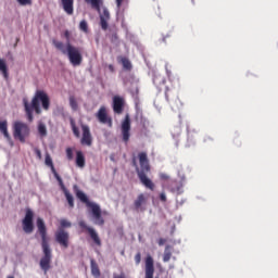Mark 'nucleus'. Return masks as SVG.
Listing matches in <instances>:
<instances>
[{
    "label": "nucleus",
    "mask_w": 278,
    "mask_h": 278,
    "mask_svg": "<svg viewBox=\"0 0 278 278\" xmlns=\"http://www.w3.org/2000/svg\"><path fill=\"white\" fill-rule=\"evenodd\" d=\"M110 21V11L108 8H103V12L100 13V26L103 31H106L109 24L108 22Z\"/></svg>",
    "instance_id": "2eb2a0df"
},
{
    "label": "nucleus",
    "mask_w": 278,
    "mask_h": 278,
    "mask_svg": "<svg viewBox=\"0 0 278 278\" xmlns=\"http://www.w3.org/2000/svg\"><path fill=\"white\" fill-rule=\"evenodd\" d=\"M35 153L39 160H42V152L39 149H35Z\"/></svg>",
    "instance_id": "e433bc0d"
},
{
    "label": "nucleus",
    "mask_w": 278,
    "mask_h": 278,
    "mask_svg": "<svg viewBox=\"0 0 278 278\" xmlns=\"http://www.w3.org/2000/svg\"><path fill=\"white\" fill-rule=\"evenodd\" d=\"M55 241L64 249H68V240L71 236L64 228H59L54 233Z\"/></svg>",
    "instance_id": "1a4fd4ad"
},
{
    "label": "nucleus",
    "mask_w": 278,
    "mask_h": 278,
    "mask_svg": "<svg viewBox=\"0 0 278 278\" xmlns=\"http://www.w3.org/2000/svg\"><path fill=\"white\" fill-rule=\"evenodd\" d=\"M40 103L45 110H49L51 105L49 96L47 94V92L42 90L36 91L34 98L31 99V102H29L27 98H23L24 111L26 114V118L27 121H29V123L34 121V112L36 114H42V109H40Z\"/></svg>",
    "instance_id": "f257e3e1"
},
{
    "label": "nucleus",
    "mask_w": 278,
    "mask_h": 278,
    "mask_svg": "<svg viewBox=\"0 0 278 278\" xmlns=\"http://www.w3.org/2000/svg\"><path fill=\"white\" fill-rule=\"evenodd\" d=\"M125 108V99L121 96L113 97V112L115 114H123V110Z\"/></svg>",
    "instance_id": "ddd939ff"
},
{
    "label": "nucleus",
    "mask_w": 278,
    "mask_h": 278,
    "mask_svg": "<svg viewBox=\"0 0 278 278\" xmlns=\"http://www.w3.org/2000/svg\"><path fill=\"white\" fill-rule=\"evenodd\" d=\"M0 73L4 77V79H9L10 74L8 73V64H5V60L0 59Z\"/></svg>",
    "instance_id": "4be33fe9"
},
{
    "label": "nucleus",
    "mask_w": 278,
    "mask_h": 278,
    "mask_svg": "<svg viewBox=\"0 0 278 278\" xmlns=\"http://www.w3.org/2000/svg\"><path fill=\"white\" fill-rule=\"evenodd\" d=\"M0 131L3 134L4 138L8 140L11 147H14V142L12 141V137H10V132H8V122L1 121L0 122Z\"/></svg>",
    "instance_id": "f3484780"
},
{
    "label": "nucleus",
    "mask_w": 278,
    "mask_h": 278,
    "mask_svg": "<svg viewBox=\"0 0 278 278\" xmlns=\"http://www.w3.org/2000/svg\"><path fill=\"white\" fill-rule=\"evenodd\" d=\"M60 225H61L62 229H64L65 227H71V222H68L66 219H61Z\"/></svg>",
    "instance_id": "72a5a7b5"
},
{
    "label": "nucleus",
    "mask_w": 278,
    "mask_h": 278,
    "mask_svg": "<svg viewBox=\"0 0 278 278\" xmlns=\"http://www.w3.org/2000/svg\"><path fill=\"white\" fill-rule=\"evenodd\" d=\"M37 129L40 138H47V125L45 123L39 122Z\"/></svg>",
    "instance_id": "5701e85b"
},
{
    "label": "nucleus",
    "mask_w": 278,
    "mask_h": 278,
    "mask_svg": "<svg viewBox=\"0 0 278 278\" xmlns=\"http://www.w3.org/2000/svg\"><path fill=\"white\" fill-rule=\"evenodd\" d=\"M122 140L127 144L129 142V138H131V118H129V114H126L124 121L122 122Z\"/></svg>",
    "instance_id": "0eeeda50"
},
{
    "label": "nucleus",
    "mask_w": 278,
    "mask_h": 278,
    "mask_svg": "<svg viewBox=\"0 0 278 278\" xmlns=\"http://www.w3.org/2000/svg\"><path fill=\"white\" fill-rule=\"evenodd\" d=\"M170 191L176 194H181L184 192V184L174 182V186H172Z\"/></svg>",
    "instance_id": "b1692460"
},
{
    "label": "nucleus",
    "mask_w": 278,
    "mask_h": 278,
    "mask_svg": "<svg viewBox=\"0 0 278 278\" xmlns=\"http://www.w3.org/2000/svg\"><path fill=\"white\" fill-rule=\"evenodd\" d=\"M147 203V198H144V194H139L138 198L135 200V210H137V212H144V207H142V205H144Z\"/></svg>",
    "instance_id": "6ab92c4d"
},
{
    "label": "nucleus",
    "mask_w": 278,
    "mask_h": 278,
    "mask_svg": "<svg viewBox=\"0 0 278 278\" xmlns=\"http://www.w3.org/2000/svg\"><path fill=\"white\" fill-rule=\"evenodd\" d=\"M70 106L72 108L73 112H77V110H79V104H77V100L73 96L70 97Z\"/></svg>",
    "instance_id": "bb28decb"
},
{
    "label": "nucleus",
    "mask_w": 278,
    "mask_h": 278,
    "mask_svg": "<svg viewBox=\"0 0 278 278\" xmlns=\"http://www.w3.org/2000/svg\"><path fill=\"white\" fill-rule=\"evenodd\" d=\"M52 45L55 47V49H58V51H61L63 55H66L72 66H81L84 56L81 55L79 48L73 46L72 43H64L55 39H53Z\"/></svg>",
    "instance_id": "7ed1b4c3"
},
{
    "label": "nucleus",
    "mask_w": 278,
    "mask_h": 278,
    "mask_svg": "<svg viewBox=\"0 0 278 278\" xmlns=\"http://www.w3.org/2000/svg\"><path fill=\"white\" fill-rule=\"evenodd\" d=\"M81 131H83V137L80 139V143L84 147H92V134L90 132V126L86 124H81Z\"/></svg>",
    "instance_id": "9d476101"
},
{
    "label": "nucleus",
    "mask_w": 278,
    "mask_h": 278,
    "mask_svg": "<svg viewBox=\"0 0 278 278\" xmlns=\"http://www.w3.org/2000/svg\"><path fill=\"white\" fill-rule=\"evenodd\" d=\"M96 118H98L99 123L102 125H109V127H112V117L108 115V109L105 106H101L99 109L96 113Z\"/></svg>",
    "instance_id": "f8f14e48"
},
{
    "label": "nucleus",
    "mask_w": 278,
    "mask_h": 278,
    "mask_svg": "<svg viewBox=\"0 0 278 278\" xmlns=\"http://www.w3.org/2000/svg\"><path fill=\"white\" fill-rule=\"evenodd\" d=\"M27 136H29V126L23 122H15L13 125V137L20 142H25Z\"/></svg>",
    "instance_id": "423d86ee"
},
{
    "label": "nucleus",
    "mask_w": 278,
    "mask_h": 278,
    "mask_svg": "<svg viewBox=\"0 0 278 278\" xmlns=\"http://www.w3.org/2000/svg\"><path fill=\"white\" fill-rule=\"evenodd\" d=\"M74 3L75 0H61V5L64 12L68 14V16L73 15V12H75Z\"/></svg>",
    "instance_id": "dca6fc26"
},
{
    "label": "nucleus",
    "mask_w": 278,
    "mask_h": 278,
    "mask_svg": "<svg viewBox=\"0 0 278 278\" xmlns=\"http://www.w3.org/2000/svg\"><path fill=\"white\" fill-rule=\"evenodd\" d=\"M138 157L140 167H138V165L136 164V160H134V166H136L139 180L141 181L142 186H144L149 190H153L155 188V185L149 177H147V175L151 173V165H149V156H147L146 152H140L138 154Z\"/></svg>",
    "instance_id": "20e7f679"
},
{
    "label": "nucleus",
    "mask_w": 278,
    "mask_h": 278,
    "mask_svg": "<svg viewBox=\"0 0 278 278\" xmlns=\"http://www.w3.org/2000/svg\"><path fill=\"white\" fill-rule=\"evenodd\" d=\"M22 225H23V231L25 233L34 232V212L31 210L26 211Z\"/></svg>",
    "instance_id": "6e6552de"
},
{
    "label": "nucleus",
    "mask_w": 278,
    "mask_h": 278,
    "mask_svg": "<svg viewBox=\"0 0 278 278\" xmlns=\"http://www.w3.org/2000/svg\"><path fill=\"white\" fill-rule=\"evenodd\" d=\"M153 84H156L157 86L162 85V84H166V79L164 78H157V77H154L153 78Z\"/></svg>",
    "instance_id": "2f4dec72"
},
{
    "label": "nucleus",
    "mask_w": 278,
    "mask_h": 278,
    "mask_svg": "<svg viewBox=\"0 0 278 278\" xmlns=\"http://www.w3.org/2000/svg\"><path fill=\"white\" fill-rule=\"evenodd\" d=\"M164 244H166V239L164 238L159 239V247H164Z\"/></svg>",
    "instance_id": "58836bf2"
},
{
    "label": "nucleus",
    "mask_w": 278,
    "mask_h": 278,
    "mask_svg": "<svg viewBox=\"0 0 278 278\" xmlns=\"http://www.w3.org/2000/svg\"><path fill=\"white\" fill-rule=\"evenodd\" d=\"M90 266L91 275H93V277H101V270L99 269V265L93 258L90 260Z\"/></svg>",
    "instance_id": "412c9836"
},
{
    "label": "nucleus",
    "mask_w": 278,
    "mask_h": 278,
    "mask_svg": "<svg viewBox=\"0 0 278 278\" xmlns=\"http://www.w3.org/2000/svg\"><path fill=\"white\" fill-rule=\"evenodd\" d=\"M167 75H170V72L168 71V66H165Z\"/></svg>",
    "instance_id": "c03bdc74"
},
{
    "label": "nucleus",
    "mask_w": 278,
    "mask_h": 278,
    "mask_svg": "<svg viewBox=\"0 0 278 278\" xmlns=\"http://www.w3.org/2000/svg\"><path fill=\"white\" fill-rule=\"evenodd\" d=\"M170 257H173V252L170 251V245H166L163 254V262H170Z\"/></svg>",
    "instance_id": "393cba45"
},
{
    "label": "nucleus",
    "mask_w": 278,
    "mask_h": 278,
    "mask_svg": "<svg viewBox=\"0 0 278 278\" xmlns=\"http://www.w3.org/2000/svg\"><path fill=\"white\" fill-rule=\"evenodd\" d=\"M161 179H168V176L166 174H161Z\"/></svg>",
    "instance_id": "79ce46f5"
},
{
    "label": "nucleus",
    "mask_w": 278,
    "mask_h": 278,
    "mask_svg": "<svg viewBox=\"0 0 278 278\" xmlns=\"http://www.w3.org/2000/svg\"><path fill=\"white\" fill-rule=\"evenodd\" d=\"M64 38L66 40L65 45H71V31L65 30L64 31Z\"/></svg>",
    "instance_id": "7c9ffc66"
},
{
    "label": "nucleus",
    "mask_w": 278,
    "mask_h": 278,
    "mask_svg": "<svg viewBox=\"0 0 278 278\" xmlns=\"http://www.w3.org/2000/svg\"><path fill=\"white\" fill-rule=\"evenodd\" d=\"M74 191L77 199H79L81 203H85L87 207H90L94 225H99V226L105 225V220L101 216V206L94 202H90V200L88 199V195H86L84 191L79 190L77 185L74 186Z\"/></svg>",
    "instance_id": "39448f33"
},
{
    "label": "nucleus",
    "mask_w": 278,
    "mask_h": 278,
    "mask_svg": "<svg viewBox=\"0 0 278 278\" xmlns=\"http://www.w3.org/2000/svg\"><path fill=\"white\" fill-rule=\"evenodd\" d=\"M59 186L62 190V192L64 193L66 201L70 205V207H75V199L73 198V194H71V192L68 191V189H66V186H64V181L63 180H59Z\"/></svg>",
    "instance_id": "4468645a"
},
{
    "label": "nucleus",
    "mask_w": 278,
    "mask_h": 278,
    "mask_svg": "<svg viewBox=\"0 0 278 278\" xmlns=\"http://www.w3.org/2000/svg\"><path fill=\"white\" fill-rule=\"evenodd\" d=\"M70 123H71V127H72L74 136L76 138H79V136H80L79 128H77V126L75 125V119L71 118Z\"/></svg>",
    "instance_id": "c85d7f7f"
},
{
    "label": "nucleus",
    "mask_w": 278,
    "mask_h": 278,
    "mask_svg": "<svg viewBox=\"0 0 278 278\" xmlns=\"http://www.w3.org/2000/svg\"><path fill=\"white\" fill-rule=\"evenodd\" d=\"M110 68H112V65H110Z\"/></svg>",
    "instance_id": "a18cd8bd"
},
{
    "label": "nucleus",
    "mask_w": 278,
    "mask_h": 278,
    "mask_svg": "<svg viewBox=\"0 0 278 278\" xmlns=\"http://www.w3.org/2000/svg\"><path fill=\"white\" fill-rule=\"evenodd\" d=\"M20 5H31V0H16Z\"/></svg>",
    "instance_id": "f704fd0d"
},
{
    "label": "nucleus",
    "mask_w": 278,
    "mask_h": 278,
    "mask_svg": "<svg viewBox=\"0 0 278 278\" xmlns=\"http://www.w3.org/2000/svg\"><path fill=\"white\" fill-rule=\"evenodd\" d=\"M117 10H121V5H123V0H116Z\"/></svg>",
    "instance_id": "ea45409f"
},
{
    "label": "nucleus",
    "mask_w": 278,
    "mask_h": 278,
    "mask_svg": "<svg viewBox=\"0 0 278 278\" xmlns=\"http://www.w3.org/2000/svg\"><path fill=\"white\" fill-rule=\"evenodd\" d=\"M122 65L125 71H131V61L127 58H122Z\"/></svg>",
    "instance_id": "cd10ccee"
},
{
    "label": "nucleus",
    "mask_w": 278,
    "mask_h": 278,
    "mask_svg": "<svg viewBox=\"0 0 278 278\" xmlns=\"http://www.w3.org/2000/svg\"><path fill=\"white\" fill-rule=\"evenodd\" d=\"M160 200L163 202V203H166V193L162 192L160 194Z\"/></svg>",
    "instance_id": "4c0bfd02"
},
{
    "label": "nucleus",
    "mask_w": 278,
    "mask_h": 278,
    "mask_svg": "<svg viewBox=\"0 0 278 278\" xmlns=\"http://www.w3.org/2000/svg\"><path fill=\"white\" fill-rule=\"evenodd\" d=\"M86 3H90L91 8L101 12V0H85Z\"/></svg>",
    "instance_id": "a878e982"
},
{
    "label": "nucleus",
    "mask_w": 278,
    "mask_h": 278,
    "mask_svg": "<svg viewBox=\"0 0 278 278\" xmlns=\"http://www.w3.org/2000/svg\"><path fill=\"white\" fill-rule=\"evenodd\" d=\"M135 262L138 266V264H140V262H142V255L140 254V252H138L136 255H135Z\"/></svg>",
    "instance_id": "c9c22d12"
},
{
    "label": "nucleus",
    "mask_w": 278,
    "mask_h": 278,
    "mask_svg": "<svg viewBox=\"0 0 278 278\" xmlns=\"http://www.w3.org/2000/svg\"><path fill=\"white\" fill-rule=\"evenodd\" d=\"M65 153H66L67 160L70 161L73 160V148H67Z\"/></svg>",
    "instance_id": "473e14b6"
},
{
    "label": "nucleus",
    "mask_w": 278,
    "mask_h": 278,
    "mask_svg": "<svg viewBox=\"0 0 278 278\" xmlns=\"http://www.w3.org/2000/svg\"><path fill=\"white\" fill-rule=\"evenodd\" d=\"M113 278H125V275H114Z\"/></svg>",
    "instance_id": "37998d69"
},
{
    "label": "nucleus",
    "mask_w": 278,
    "mask_h": 278,
    "mask_svg": "<svg viewBox=\"0 0 278 278\" xmlns=\"http://www.w3.org/2000/svg\"><path fill=\"white\" fill-rule=\"evenodd\" d=\"M45 163H46V166L51 167L52 175L54 176L56 181H62V177H60V174H58V172L55 170V167L53 166V160L51 159V156L49 154L46 155Z\"/></svg>",
    "instance_id": "a211bd4d"
},
{
    "label": "nucleus",
    "mask_w": 278,
    "mask_h": 278,
    "mask_svg": "<svg viewBox=\"0 0 278 278\" xmlns=\"http://www.w3.org/2000/svg\"><path fill=\"white\" fill-rule=\"evenodd\" d=\"M78 225L81 229H86V231H88L94 244H97L98 247H101V239L99 238V233H97V230H94V228L89 227L84 220H80Z\"/></svg>",
    "instance_id": "9b49d317"
},
{
    "label": "nucleus",
    "mask_w": 278,
    "mask_h": 278,
    "mask_svg": "<svg viewBox=\"0 0 278 278\" xmlns=\"http://www.w3.org/2000/svg\"><path fill=\"white\" fill-rule=\"evenodd\" d=\"M79 29L80 31H84V34H88V22H86V20H83L79 23Z\"/></svg>",
    "instance_id": "c756f323"
},
{
    "label": "nucleus",
    "mask_w": 278,
    "mask_h": 278,
    "mask_svg": "<svg viewBox=\"0 0 278 278\" xmlns=\"http://www.w3.org/2000/svg\"><path fill=\"white\" fill-rule=\"evenodd\" d=\"M76 166L77 168H86V156L84 155V152L76 151Z\"/></svg>",
    "instance_id": "aec40b11"
},
{
    "label": "nucleus",
    "mask_w": 278,
    "mask_h": 278,
    "mask_svg": "<svg viewBox=\"0 0 278 278\" xmlns=\"http://www.w3.org/2000/svg\"><path fill=\"white\" fill-rule=\"evenodd\" d=\"M132 97H138V87L135 88V90L131 91Z\"/></svg>",
    "instance_id": "a19ab883"
},
{
    "label": "nucleus",
    "mask_w": 278,
    "mask_h": 278,
    "mask_svg": "<svg viewBox=\"0 0 278 278\" xmlns=\"http://www.w3.org/2000/svg\"><path fill=\"white\" fill-rule=\"evenodd\" d=\"M37 229L39 231V236L41 237V249L43 253V256L39 262V266L41 270H43L45 275H47L51 268V260H53V254L51 253V247L49 245V239L47 238V226L45 225V220L40 217L37 218Z\"/></svg>",
    "instance_id": "f03ea898"
}]
</instances>
